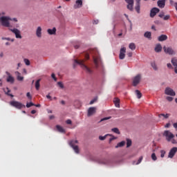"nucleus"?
Listing matches in <instances>:
<instances>
[{
    "label": "nucleus",
    "mask_w": 177,
    "mask_h": 177,
    "mask_svg": "<svg viewBox=\"0 0 177 177\" xmlns=\"http://www.w3.org/2000/svg\"><path fill=\"white\" fill-rule=\"evenodd\" d=\"M89 53L92 55L93 63L95 66H103V62L102 61V58L100 57V54H99V50H97L96 48H92L89 49L88 52H84L83 55L85 60H89Z\"/></svg>",
    "instance_id": "nucleus-1"
},
{
    "label": "nucleus",
    "mask_w": 177,
    "mask_h": 177,
    "mask_svg": "<svg viewBox=\"0 0 177 177\" xmlns=\"http://www.w3.org/2000/svg\"><path fill=\"white\" fill-rule=\"evenodd\" d=\"M0 20L1 21V24H2V26H3V27H8L9 28H12V26L9 23V20H10V18L7 17H2L0 19Z\"/></svg>",
    "instance_id": "nucleus-2"
},
{
    "label": "nucleus",
    "mask_w": 177,
    "mask_h": 177,
    "mask_svg": "<svg viewBox=\"0 0 177 177\" xmlns=\"http://www.w3.org/2000/svg\"><path fill=\"white\" fill-rule=\"evenodd\" d=\"M163 136L166 138V140H167V142H171V140L175 138V135L169 130L164 131Z\"/></svg>",
    "instance_id": "nucleus-3"
},
{
    "label": "nucleus",
    "mask_w": 177,
    "mask_h": 177,
    "mask_svg": "<svg viewBox=\"0 0 177 177\" xmlns=\"http://www.w3.org/2000/svg\"><path fill=\"white\" fill-rule=\"evenodd\" d=\"M10 31H12L13 34H15V38H17V39H21V38H23V37L21 36V32L20 31V30L14 28H9Z\"/></svg>",
    "instance_id": "nucleus-4"
},
{
    "label": "nucleus",
    "mask_w": 177,
    "mask_h": 177,
    "mask_svg": "<svg viewBox=\"0 0 177 177\" xmlns=\"http://www.w3.org/2000/svg\"><path fill=\"white\" fill-rule=\"evenodd\" d=\"M77 144H78V140H73L70 142V145L73 149L74 151L76 153V154H79L80 153V148L78 147L77 145H75Z\"/></svg>",
    "instance_id": "nucleus-5"
},
{
    "label": "nucleus",
    "mask_w": 177,
    "mask_h": 177,
    "mask_svg": "<svg viewBox=\"0 0 177 177\" xmlns=\"http://www.w3.org/2000/svg\"><path fill=\"white\" fill-rule=\"evenodd\" d=\"M10 106H12V107H15V109H18V110H21V109H23V107H26V105L17 101H11L10 102Z\"/></svg>",
    "instance_id": "nucleus-6"
},
{
    "label": "nucleus",
    "mask_w": 177,
    "mask_h": 177,
    "mask_svg": "<svg viewBox=\"0 0 177 177\" xmlns=\"http://www.w3.org/2000/svg\"><path fill=\"white\" fill-rule=\"evenodd\" d=\"M142 80V75L138 74L133 78V86H138L140 84Z\"/></svg>",
    "instance_id": "nucleus-7"
},
{
    "label": "nucleus",
    "mask_w": 177,
    "mask_h": 177,
    "mask_svg": "<svg viewBox=\"0 0 177 177\" xmlns=\"http://www.w3.org/2000/svg\"><path fill=\"white\" fill-rule=\"evenodd\" d=\"M177 153V147H174L173 148H171L168 154V158H174V157H175V155Z\"/></svg>",
    "instance_id": "nucleus-8"
},
{
    "label": "nucleus",
    "mask_w": 177,
    "mask_h": 177,
    "mask_svg": "<svg viewBox=\"0 0 177 177\" xmlns=\"http://www.w3.org/2000/svg\"><path fill=\"white\" fill-rule=\"evenodd\" d=\"M126 53H127V48L125 47H122V48H120L119 58L121 60H123V59H125Z\"/></svg>",
    "instance_id": "nucleus-9"
},
{
    "label": "nucleus",
    "mask_w": 177,
    "mask_h": 177,
    "mask_svg": "<svg viewBox=\"0 0 177 177\" xmlns=\"http://www.w3.org/2000/svg\"><path fill=\"white\" fill-rule=\"evenodd\" d=\"M163 50L167 55H175V51H174L172 48H171V47H167L165 46L163 47Z\"/></svg>",
    "instance_id": "nucleus-10"
},
{
    "label": "nucleus",
    "mask_w": 177,
    "mask_h": 177,
    "mask_svg": "<svg viewBox=\"0 0 177 177\" xmlns=\"http://www.w3.org/2000/svg\"><path fill=\"white\" fill-rule=\"evenodd\" d=\"M95 113H96V107H90L88 109L87 115H88V117H91V116L93 115V114H95Z\"/></svg>",
    "instance_id": "nucleus-11"
},
{
    "label": "nucleus",
    "mask_w": 177,
    "mask_h": 177,
    "mask_svg": "<svg viewBox=\"0 0 177 177\" xmlns=\"http://www.w3.org/2000/svg\"><path fill=\"white\" fill-rule=\"evenodd\" d=\"M165 94L169 95V96H175V91L172 88L167 87L165 89Z\"/></svg>",
    "instance_id": "nucleus-12"
},
{
    "label": "nucleus",
    "mask_w": 177,
    "mask_h": 177,
    "mask_svg": "<svg viewBox=\"0 0 177 177\" xmlns=\"http://www.w3.org/2000/svg\"><path fill=\"white\" fill-rule=\"evenodd\" d=\"M160 12V9L158 8H153L151 10L150 17H154L157 13Z\"/></svg>",
    "instance_id": "nucleus-13"
},
{
    "label": "nucleus",
    "mask_w": 177,
    "mask_h": 177,
    "mask_svg": "<svg viewBox=\"0 0 177 177\" xmlns=\"http://www.w3.org/2000/svg\"><path fill=\"white\" fill-rule=\"evenodd\" d=\"M127 5V9L129 10H133V0H125Z\"/></svg>",
    "instance_id": "nucleus-14"
},
{
    "label": "nucleus",
    "mask_w": 177,
    "mask_h": 177,
    "mask_svg": "<svg viewBox=\"0 0 177 177\" xmlns=\"http://www.w3.org/2000/svg\"><path fill=\"white\" fill-rule=\"evenodd\" d=\"M74 63V66H83V67H86L84 64L85 61L84 60L75 59Z\"/></svg>",
    "instance_id": "nucleus-15"
},
{
    "label": "nucleus",
    "mask_w": 177,
    "mask_h": 177,
    "mask_svg": "<svg viewBox=\"0 0 177 177\" xmlns=\"http://www.w3.org/2000/svg\"><path fill=\"white\" fill-rule=\"evenodd\" d=\"M73 8L74 9H80V8H82V0H77Z\"/></svg>",
    "instance_id": "nucleus-16"
},
{
    "label": "nucleus",
    "mask_w": 177,
    "mask_h": 177,
    "mask_svg": "<svg viewBox=\"0 0 177 177\" xmlns=\"http://www.w3.org/2000/svg\"><path fill=\"white\" fill-rule=\"evenodd\" d=\"M36 35L38 37V38H41V37H42V28L40 26L37 27V28Z\"/></svg>",
    "instance_id": "nucleus-17"
},
{
    "label": "nucleus",
    "mask_w": 177,
    "mask_h": 177,
    "mask_svg": "<svg viewBox=\"0 0 177 177\" xmlns=\"http://www.w3.org/2000/svg\"><path fill=\"white\" fill-rule=\"evenodd\" d=\"M158 39L160 42H162L163 41H167L168 39V36L162 35L158 37Z\"/></svg>",
    "instance_id": "nucleus-18"
},
{
    "label": "nucleus",
    "mask_w": 177,
    "mask_h": 177,
    "mask_svg": "<svg viewBox=\"0 0 177 177\" xmlns=\"http://www.w3.org/2000/svg\"><path fill=\"white\" fill-rule=\"evenodd\" d=\"M158 6L161 8H165V0L158 1Z\"/></svg>",
    "instance_id": "nucleus-19"
},
{
    "label": "nucleus",
    "mask_w": 177,
    "mask_h": 177,
    "mask_svg": "<svg viewBox=\"0 0 177 177\" xmlns=\"http://www.w3.org/2000/svg\"><path fill=\"white\" fill-rule=\"evenodd\" d=\"M47 32L49 35H56V28H53V29H48Z\"/></svg>",
    "instance_id": "nucleus-20"
},
{
    "label": "nucleus",
    "mask_w": 177,
    "mask_h": 177,
    "mask_svg": "<svg viewBox=\"0 0 177 177\" xmlns=\"http://www.w3.org/2000/svg\"><path fill=\"white\" fill-rule=\"evenodd\" d=\"M7 82H10V84H14L15 83V77L10 75H9L7 77Z\"/></svg>",
    "instance_id": "nucleus-21"
},
{
    "label": "nucleus",
    "mask_w": 177,
    "mask_h": 177,
    "mask_svg": "<svg viewBox=\"0 0 177 177\" xmlns=\"http://www.w3.org/2000/svg\"><path fill=\"white\" fill-rule=\"evenodd\" d=\"M161 50H162V46H161V44H157L155 47V52L158 53L161 52Z\"/></svg>",
    "instance_id": "nucleus-22"
},
{
    "label": "nucleus",
    "mask_w": 177,
    "mask_h": 177,
    "mask_svg": "<svg viewBox=\"0 0 177 177\" xmlns=\"http://www.w3.org/2000/svg\"><path fill=\"white\" fill-rule=\"evenodd\" d=\"M40 82H41V79H39L36 81L35 84L36 91H39V88L41 86V84H39Z\"/></svg>",
    "instance_id": "nucleus-23"
},
{
    "label": "nucleus",
    "mask_w": 177,
    "mask_h": 177,
    "mask_svg": "<svg viewBox=\"0 0 177 177\" xmlns=\"http://www.w3.org/2000/svg\"><path fill=\"white\" fill-rule=\"evenodd\" d=\"M124 146H125V141H122L118 143L115 147V149H118V147H124Z\"/></svg>",
    "instance_id": "nucleus-24"
},
{
    "label": "nucleus",
    "mask_w": 177,
    "mask_h": 177,
    "mask_svg": "<svg viewBox=\"0 0 177 177\" xmlns=\"http://www.w3.org/2000/svg\"><path fill=\"white\" fill-rule=\"evenodd\" d=\"M113 103L115 107L120 108V100L118 98H115L113 100Z\"/></svg>",
    "instance_id": "nucleus-25"
},
{
    "label": "nucleus",
    "mask_w": 177,
    "mask_h": 177,
    "mask_svg": "<svg viewBox=\"0 0 177 177\" xmlns=\"http://www.w3.org/2000/svg\"><path fill=\"white\" fill-rule=\"evenodd\" d=\"M144 37L145 38H148V39H151V32H146L144 34Z\"/></svg>",
    "instance_id": "nucleus-26"
},
{
    "label": "nucleus",
    "mask_w": 177,
    "mask_h": 177,
    "mask_svg": "<svg viewBox=\"0 0 177 177\" xmlns=\"http://www.w3.org/2000/svg\"><path fill=\"white\" fill-rule=\"evenodd\" d=\"M129 49H131V50H135L136 49V45H135L134 43H131L129 45Z\"/></svg>",
    "instance_id": "nucleus-27"
},
{
    "label": "nucleus",
    "mask_w": 177,
    "mask_h": 177,
    "mask_svg": "<svg viewBox=\"0 0 177 177\" xmlns=\"http://www.w3.org/2000/svg\"><path fill=\"white\" fill-rule=\"evenodd\" d=\"M4 92H5L6 95H8V96H10L11 97H13V95L9 93L10 92V90L9 89V88H6L4 90Z\"/></svg>",
    "instance_id": "nucleus-28"
},
{
    "label": "nucleus",
    "mask_w": 177,
    "mask_h": 177,
    "mask_svg": "<svg viewBox=\"0 0 177 177\" xmlns=\"http://www.w3.org/2000/svg\"><path fill=\"white\" fill-rule=\"evenodd\" d=\"M135 9L137 13H140V3H136Z\"/></svg>",
    "instance_id": "nucleus-29"
},
{
    "label": "nucleus",
    "mask_w": 177,
    "mask_h": 177,
    "mask_svg": "<svg viewBox=\"0 0 177 177\" xmlns=\"http://www.w3.org/2000/svg\"><path fill=\"white\" fill-rule=\"evenodd\" d=\"M15 73H16V75L17 76L18 81H23V80H24V77L20 76V73L16 72Z\"/></svg>",
    "instance_id": "nucleus-30"
},
{
    "label": "nucleus",
    "mask_w": 177,
    "mask_h": 177,
    "mask_svg": "<svg viewBox=\"0 0 177 177\" xmlns=\"http://www.w3.org/2000/svg\"><path fill=\"white\" fill-rule=\"evenodd\" d=\"M136 94L137 95L138 99H140L142 97V93L139 90H136Z\"/></svg>",
    "instance_id": "nucleus-31"
},
{
    "label": "nucleus",
    "mask_w": 177,
    "mask_h": 177,
    "mask_svg": "<svg viewBox=\"0 0 177 177\" xmlns=\"http://www.w3.org/2000/svg\"><path fill=\"white\" fill-rule=\"evenodd\" d=\"M3 41H10L11 42H15V39H10V37H2Z\"/></svg>",
    "instance_id": "nucleus-32"
},
{
    "label": "nucleus",
    "mask_w": 177,
    "mask_h": 177,
    "mask_svg": "<svg viewBox=\"0 0 177 177\" xmlns=\"http://www.w3.org/2000/svg\"><path fill=\"white\" fill-rule=\"evenodd\" d=\"M84 71L87 72L88 74H91L92 73V69L91 67H84Z\"/></svg>",
    "instance_id": "nucleus-33"
},
{
    "label": "nucleus",
    "mask_w": 177,
    "mask_h": 177,
    "mask_svg": "<svg viewBox=\"0 0 177 177\" xmlns=\"http://www.w3.org/2000/svg\"><path fill=\"white\" fill-rule=\"evenodd\" d=\"M132 146V140L127 139V147H131Z\"/></svg>",
    "instance_id": "nucleus-34"
},
{
    "label": "nucleus",
    "mask_w": 177,
    "mask_h": 177,
    "mask_svg": "<svg viewBox=\"0 0 177 177\" xmlns=\"http://www.w3.org/2000/svg\"><path fill=\"white\" fill-rule=\"evenodd\" d=\"M171 63L174 67H177V59L176 58H173L171 59Z\"/></svg>",
    "instance_id": "nucleus-35"
},
{
    "label": "nucleus",
    "mask_w": 177,
    "mask_h": 177,
    "mask_svg": "<svg viewBox=\"0 0 177 177\" xmlns=\"http://www.w3.org/2000/svg\"><path fill=\"white\" fill-rule=\"evenodd\" d=\"M56 128L57 129V131H59V132H64V129H63V127H62L61 126L57 125Z\"/></svg>",
    "instance_id": "nucleus-36"
},
{
    "label": "nucleus",
    "mask_w": 177,
    "mask_h": 177,
    "mask_svg": "<svg viewBox=\"0 0 177 177\" xmlns=\"http://www.w3.org/2000/svg\"><path fill=\"white\" fill-rule=\"evenodd\" d=\"M112 132H114L115 133H118V135H120V132L118 128H113L111 129Z\"/></svg>",
    "instance_id": "nucleus-37"
},
{
    "label": "nucleus",
    "mask_w": 177,
    "mask_h": 177,
    "mask_svg": "<svg viewBox=\"0 0 177 177\" xmlns=\"http://www.w3.org/2000/svg\"><path fill=\"white\" fill-rule=\"evenodd\" d=\"M162 117H164V118H169V114H168V113H167V114L161 113L160 115H159V118H161Z\"/></svg>",
    "instance_id": "nucleus-38"
},
{
    "label": "nucleus",
    "mask_w": 177,
    "mask_h": 177,
    "mask_svg": "<svg viewBox=\"0 0 177 177\" xmlns=\"http://www.w3.org/2000/svg\"><path fill=\"white\" fill-rule=\"evenodd\" d=\"M57 85H58V86H59V88H60L61 89H64V84H63V82H57Z\"/></svg>",
    "instance_id": "nucleus-39"
},
{
    "label": "nucleus",
    "mask_w": 177,
    "mask_h": 177,
    "mask_svg": "<svg viewBox=\"0 0 177 177\" xmlns=\"http://www.w3.org/2000/svg\"><path fill=\"white\" fill-rule=\"evenodd\" d=\"M167 152L165 150H161L160 151V157L161 158H164V157H165V153Z\"/></svg>",
    "instance_id": "nucleus-40"
},
{
    "label": "nucleus",
    "mask_w": 177,
    "mask_h": 177,
    "mask_svg": "<svg viewBox=\"0 0 177 177\" xmlns=\"http://www.w3.org/2000/svg\"><path fill=\"white\" fill-rule=\"evenodd\" d=\"M108 136H112V138H111L109 139V143H111V142H113V140H115V139H117V137H114L112 135L109 134Z\"/></svg>",
    "instance_id": "nucleus-41"
},
{
    "label": "nucleus",
    "mask_w": 177,
    "mask_h": 177,
    "mask_svg": "<svg viewBox=\"0 0 177 177\" xmlns=\"http://www.w3.org/2000/svg\"><path fill=\"white\" fill-rule=\"evenodd\" d=\"M151 158L153 161H157V156H156V153H153L151 154Z\"/></svg>",
    "instance_id": "nucleus-42"
},
{
    "label": "nucleus",
    "mask_w": 177,
    "mask_h": 177,
    "mask_svg": "<svg viewBox=\"0 0 177 177\" xmlns=\"http://www.w3.org/2000/svg\"><path fill=\"white\" fill-rule=\"evenodd\" d=\"M24 62L26 66H30V60L28 59L25 58Z\"/></svg>",
    "instance_id": "nucleus-43"
},
{
    "label": "nucleus",
    "mask_w": 177,
    "mask_h": 177,
    "mask_svg": "<svg viewBox=\"0 0 177 177\" xmlns=\"http://www.w3.org/2000/svg\"><path fill=\"white\" fill-rule=\"evenodd\" d=\"M32 106H35V104L34 103H32V102H29V103L26 104V107L28 109H30V107H31Z\"/></svg>",
    "instance_id": "nucleus-44"
},
{
    "label": "nucleus",
    "mask_w": 177,
    "mask_h": 177,
    "mask_svg": "<svg viewBox=\"0 0 177 177\" xmlns=\"http://www.w3.org/2000/svg\"><path fill=\"white\" fill-rule=\"evenodd\" d=\"M107 136H109V134L105 135L104 136H100L99 139H100V140H104L106 139V138H107Z\"/></svg>",
    "instance_id": "nucleus-45"
},
{
    "label": "nucleus",
    "mask_w": 177,
    "mask_h": 177,
    "mask_svg": "<svg viewBox=\"0 0 177 177\" xmlns=\"http://www.w3.org/2000/svg\"><path fill=\"white\" fill-rule=\"evenodd\" d=\"M51 77L53 78V80H54V81H57V77H56V75H55V73H52L51 74Z\"/></svg>",
    "instance_id": "nucleus-46"
},
{
    "label": "nucleus",
    "mask_w": 177,
    "mask_h": 177,
    "mask_svg": "<svg viewBox=\"0 0 177 177\" xmlns=\"http://www.w3.org/2000/svg\"><path fill=\"white\" fill-rule=\"evenodd\" d=\"M142 160H143V156H140L136 163V165H138V164H140L142 162Z\"/></svg>",
    "instance_id": "nucleus-47"
},
{
    "label": "nucleus",
    "mask_w": 177,
    "mask_h": 177,
    "mask_svg": "<svg viewBox=\"0 0 177 177\" xmlns=\"http://www.w3.org/2000/svg\"><path fill=\"white\" fill-rule=\"evenodd\" d=\"M26 96L28 99H29V100H31V99H32V97L31 96V94L29 92L26 93Z\"/></svg>",
    "instance_id": "nucleus-48"
},
{
    "label": "nucleus",
    "mask_w": 177,
    "mask_h": 177,
    "mask_svg": "<svg viewBox=\"0 0 177 177\" xmlns=\"http://www.w3.org/2000/svg\"><path fill=\"white\" fill-rule=\"evenodd\" d=\"M110 118H111V117L104 118L101 119L100 122H102V121H106V120H110Z\"/></svg>",
    "instance_id": "nucleus-49"
},
{
    "label": "nucleus",
    "mask_w": 177,
    "mask_h": 177,
    "mask_svg": "<svg viewBox=\"0 0 177 177\" xmlns=\"http://www.w3.org/2000/svg\"><path fill=\"white\" fill-rule=\"evenodd\" d=\"M171 17V16L169 15H166L163 17V20H169V18Z\"/></svg>",
    "instance_id": "nucleus-50"
},
{
    "label": "nucleus",
    "mask_w": 177,
    "mask_h": 177,
    "mask_svg": "<svg viewBox=\"0 0 177 177\" xmlns=\"http://www.w3.org/2000/svg\"><path fill=\"white\" fill-rule=\"evenodd\" d=\"M167 100H168V102H172L174 98L172 97H167Z\"/></svg>",
    "instance_id": "nucleus-51"
},
{
    "label": "nucleus",
    "mask_w": 177,
    "mask_h": 177,
    "mask_svg": "<svg viewBox=\"0 0 177 177\" xmlns=\"http://www.w3.org/2000/svg\"><path fill=\"white\" fill-rule=\"evenodd\" d=\"M96 100H97V98H94L93 100H92L90 102V104H93V103H95V102H96Z\"/></svg>",
    "instance_id": "nucleus-52"
},
{
    "label": "nucleus",
    "mask_w": 177,
    "mask_h": 177,
    "mask_svg": "<svg viewBox=\"0 0 177 177\" xmlns=\"http://www.w3.org/2000/svg\"><path fill=\"white\" fill-rule=\"evenodd\" d=\"M171 143H173V145H176L177 144V140L174 139V138H172L171 139Z\"/></svg>",
    "instance_id": "nucleus-53"
},
{
    "label": "nucleus",
    "mask_w": 177,
    "mask_h": 177,
    "mask_svg": "<svg viewBox=\"0 0 177 177\" xmlns=\"http://www.w3.org/2000/svg\"><path fill=\"white\" fill-rule=\"evenodd\" d=\"M158 16H159L160 18L164 17V12H161L158 15Z\"/></svg>",
    "instance_id": "nucleus-54"
},
{
    "label": "nucleus",
    "mask_w": 177,
    "mask_h": 177,
    "mask_svg": "<svg viewBox=\"0 0 177 177\" xmlns=\"http://www.w3.org/2000/svg\"><path fill=\"white\" fill-rule=\"evenodd\" d=\"M151 67H156V62H151Z\"/></svg>",
    "instance_id": "nucleus-55"
},
{
    "label": "nucleus",
    "mask_w": 177,
    "mask_h": 177,
    "mask_svg": "<svg viewBox=\"0 0 177 177\" xmlns=\"http://www.w3.org/2000/svg\"><path fill=\"white\" fill-rule=\"evenodd\" d=\"M71 120H66V124H68V125L71 124Z\"/></svg>",
    "instance_id": "nucleus-56"
},
{
    "label": "nucleus",
    "mask_w": 177,
    "mask_h": 177,
    "mask_svg": "<svg viewBox=\"0 0 177 177\" xmlns=\"http://www.w3.org/2000/svg\"><path fill=\"white\" fill-rule=\"evenodd\" d=\"M165 127V128H169V127H171V124L167 123Z\"/></svg>",
    "instance_id": "nucleus-57"
},
{
    "label": "nucleus",
    "mask_w": 177,
    "mask_h": 177,
    "mask_svg": "<svg viewBox=\"0 0 177 177\" xmlns=\"http://www.w3.org/2000/svg\"><path fill=\"white\" fill-rule=\"evenodd\" d=\"M173 127H174V128H175V129H177V122L174 123Z\"/></svg>",
    "instance_id": "nucleus-58"
},
{
    "label": "nucleus",
    "mask_w": 177,
    "mask_h": 177,
    "mask_svg": "<svg viewBox=\"0 0 177 177\" xmlns=\"http://www.w3.org/2000/svg\"><path fill=\"white\" fill-rule=\"evenodd\" d=\"M169 2H170V4H171V5H172V6H175V3L174 2V1H173V0H170V1H169Z\"/></svg>",
    "instance_id": "nucleus-59"
},
{
    "label": "nucleus",
    "mask_w": 177,
    "mask_h": 177,
    "mask_svg": "<svg viewBox=\"0 0 177 177\" xmlns=\"http://www.w3.org/2000/svg\"><path fill=\"white\" fill-rule=\"evenodd\" d=\"M46 97H47V99H50V100H52V97L50 95H47Z\"/></svg>",
    "instance_id": "nucleus-60"
},
{
    "label": "nucleus",
    "mask_w": 177,
    "mask_h": 177,
    "mask_svg": "<svg viewBox=\"0 0 177 177\" xmlns=\"http://www.w3.org/2000/svg\"><path fill=\"white\" fill-rule=\"evenodd\" d=\"M50 120H53L55 118V115H52L49 117Z\"/></svg>",
    "instance_id": "nucleus-61"
},
{
    "label": "nucleus",
    "mask_w": 177,
    "mask_h": 177,
    "mask_svg": "<svg viewBox=\"0 0 177 177\" xmlns=\"http://www.w3.org/2000/svg\"><path fill=\"white\" fill-rule=\"evenodd\" d=\"M127 55L129 57H132V53H129Z\"/></svg>",
    "instance_id": "nucleus-62"
},
{
    "label": "nucleus",
    "mask_w": 177,
    "mask_h": 177,
    "mask_svg": "<svg viewBox=\"0 0 177 177\" xmlns=\"http://www.w3.org/2000/svg\"><path fill=\"white\" fill-rule=\"evenodd\" d=\"M35 113H37V111H35V110L31 111V114H35Z\"/></svg>",
    "instance_id": "nucleus-63"
},
{
    "label": "nucleus",
    "mask_w": 177,
    "mask_h": 177,
    "mask_svg": "<svg viewBox=\"0 0 177 177\" xmlns=\"http://www.w3.org/2000/svg\"><path fill=\"white\" fill-rule=\"evenodd\" d=\"M75 49H78V48H80V46L79 45H75L74 46Z\"/></svg>",
    "instance_id": "nucleus-64"
}]
</instances>
